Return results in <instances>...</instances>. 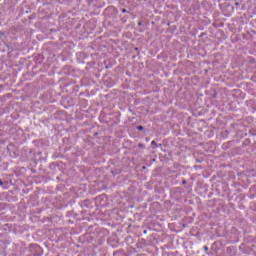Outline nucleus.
Listing matches in <instances>:
<instances>
[{
    "label": "nucleus",
    "instance_id": "f257e3e1",
    "mask_svg": "<svg viewBox=\"0 0 256 256\" xmlns=\"http://www.w3.org/2000/svg\"><path fill=\"white\" fill-rule=\"evenodd\" d=\"M137 129H138V131H143L144 128H143V126H138Z\"/></svg>",
    "mask_w": 256,
    "mask_h": 256
},
{
    "label": "nucleus",
    "instance_id": "f03ea898",
    "mask_svg": "<svg viewBox=\"0 0 256 256\" xmlns=\"http://www.w3.org/2000/svg\"><path fill=\"white\" fill-rule=\"evenodd\" d=\"M204 251H209V247L204 246Z\"/></svg>",
    "mask_w": 256,
    "mask_h": 256
},
{
    "label": "nucleus",
    "instance_id": "7ed1b4c3",
    "mask_svg": "<svg viewBox=\"0 0 256 256\" xmlns=\"http://www.w3.org/2000/svg\"><path fill=\"white\" fill-rule=\"evenodd\" d=\"M3 35H5L4 32H0V37H3Z\"/></svg>",
    "mask_w": 256,
    "mask_h": 256
},
{
    "label": "nucleus",
    "instance_id": "20e7f679",
    "mask_svg": "<svg viewBox=\"0 0 256 256\" xmlns=\"http://www.w3.org/2000/svg\"><path fill=\"white\" fill-rule=\"evenodd\" d=\"M122 13H127V10L126 9H122Z\"/></svg>",
    "mask_w": 256,
    "mask_h": 256
},
{
    "label": "nucleus",
    "instance_id": "39448f33",
    "mask_svg": "<svg viewBox=\"0 0 256 256\" xmlns=\"http://www.w3.org/2000/svg\"><path fill=\"white\" fill-rule=\"evenodd\" d=\"M151 145H157V143L155 141H152Z\"/></svg>",
    "mask_w": 256,
    "mask_h": 256
},
{
    "label": "nucleus",
    "instance_id": "423d86ee",
    "mask_svg": "<svg viewBox=\"0 0 256 256\" xmlns=\"http://www.w3.org/2000/svg\"><path fill=\"white\" fill-rule=\"evenodd\" d=\"M0 185H3V181L2 180H0Z\"/></svg>",
    "mask_w": 256,
    "mask_h": 256
},
{
    "label": "nucleus",
    "instance_id": "0eeeda50",
    "mask_svg": "<svg viewBox=\"0 0 256 256\" xmlns=\"http://www.w3.org/2000/svg\"><path fill=\"white\" fill-rule=\"evenodd\" d=\"M142 169H147V167L143 166Z\"/></svg>",
    "mask_w": 256,
    "mask_h": 256
}]
</instances>
